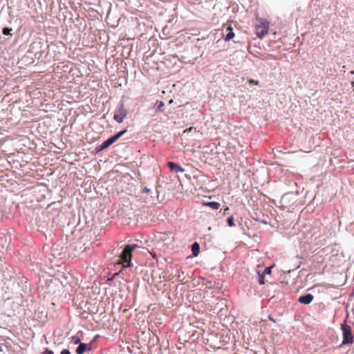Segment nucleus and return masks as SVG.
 Wrapping results in <instances>:
<instances>
[{
    "label": "nucleus",
    "mask_w": 354,
    "mask_h": 354,
    "mask_svg": "<svg viewBox=\"0 0 354 354\" xmlns=\"http://www.w3.org/2000/svg\"><path fill=\"white\" fill-rule=\"evenodd\" d=\"M343 340L342 344H351L353 343L354 337L352 334L351 327L346 324H342Z\"/></svg>",
    "instance_id": "7ed1b4c3"
},
{
    "label": "nucleus",
    "mask_w": 354,
    "mask_h": 354,
    "mask_svg": "<svg viewBox=\"0 0 354 354\" xmlns=\"http://www.w3.org/2000/svg\"><path fill=\"white\" fill-rule=\"evenodd\" d=\"M145 192H149V190L148 189L145 188Z\"/></svg>",
    "instance_id": "4be33fe9"
},
{
    "label": "nucleus",
    "mask_w": 354,
    "mask_h": 354,
    "mask_svg": "<svg viewBox=\"0 0 354 354\" xmlns=\"http://www.w3.org/2000/svg\"><path fill=\"white\" fill-rule=\"evenodd\" d=\"M73 339H74V343L75 344H78L80 342V339L77 338V337H76V338L73 337Z\"/></svg>",
    "instance_id": "aec40b11"
},
{
    "label": "nucleus",
    "mask_w": 354,
    "mask_h": 354,
    "mask_svg": "<svg viewBox=\"0 0 354 354\" xmlns=\"http://www.w3.org/2000/svg\"><path fill=\"white\" fill-rule=\"evenodd\" d=\"M192 129H194V127H189V129L184 130L183 133H188L191 132L192 131Z\"/></svg>",
    "instance_id": "a211bd4d"
},
{
    "label": "nucleus",
    "mask_w": 354,
    "mask_h": 354,
    "mask_svg": "<svg viewBox=\"0 0 354 354\" xmlns=\"http://www.w3.org/2000/svg\"><path fill=\"white\" fill-rule=\"evenodd\" d=\"M163 104L162 102H160V106H162Z\"/></svg>",
    "instance_id": "5701e85b"
},
{
    "label": "nucleus",
    "mask_w": 354,
    "mask_h": 354,
    "mask_svg": "<svg viewBox=\"0 0 354 354\" xmlns=\"http://www.w3.org/2000/svg\"><path fill=\"white\" fill-rule=\"evenodd\" d=\"M313 299H314V297L313 295L306 294L305 295L301 296L299 298V301L301 304H309L313 301Z\"/></svg>",
    "instance_id": "423d86ee"
},
{
    "label": "nucleus",
    "mask_w": 354,
    "mask_h": 354,
    "mask_svg": "<svg viewBox=\"0 0 354 354\" xmlns=\"http://www.w3.org/2000/svg\"><path fill=\"white\" fill-rule=\"evenodd\" d=\"M168 167L170 168L171 171H175L176 173L179 172H184L185 169L180 165L173 162H167Z\"/></svg>",
    "instance_id": "0eeeda50"
},
{
    "label": "nucleus",
    "mask_w": 354,
    "mask_h": 354,
    "mask_svg": "<svg viewBox=\"0 0 354 354\" xmlns=\"http://www.w3.org/2000/svg\"><path fill=\"white\" fill-rule=\"evenodd\" d=\"M271 273V268L270 267H268V268H266L263 272V274H270Z\"/></svg>",
    "instance_id": "dca6fc26"
},
{
    "label": "nucleus",
    "mask_w": 354,
    "mask_h": 354,
    "mask_svg": "<svg viewBox=\"0 0 354 354\" xmlns=\"http://www.w3.org/2000/svg\"><path fill=\"white\" fill-rule=\"evenodd\" d=\"M203 206H208L214 209H218L221 205L218 202H207V203H203Z\"/></svg>",
    "instance_id": "9d476101"
},
{
    "label": "nucleus",
    "mask_w": 354,
    "mask_h": 354,
    "mask_svg": "<svg viewBox=\"0 0 354 354\" xmlns=\"http://www.w3.org/2000/svg\"><path fill=\"white\" fill-rule=\"evenodd\" d=\"M258 273H259V283L261 285H263L265 283L264 274H260L259 272H258Z\"/></svg>",
    "instance_id": "ddd939ff"
},
{
    "label": "nucleus",
    "mask_w": 354,
    "mask_h": 354,
    "mask_svg": "<svg viewBox=\"0 0 354 354\" xmlns=\"http://www.w3.org/2000/svg\"><path fill=\"white\" fill-rule=\"evenodd\" d=\"M268 22L261 19L257 20V23L255 25V31L259 38L262 39L265 37L268 32Z\"/></svg>",
    "instance_id": "f03ea898"
},
{
    "label": "nucleus",
    "mask_w": 354,
    "mask_h": 354,
    "mask_svg": "<svg viewBox=\"0 0 354 354\" xmlns=\"http://www.w3.org/2000/svg\"><path fill=\"white\" fill-rule=\"evenodd\" d=\"M128 111L124 107L123 104H121L114 113V120H115L118 122L121 123L124 118L127 116Z\"/></svg>",
    "instance_id": "39448f33"
},
{
    "label": "nucleus",
    "mask_w": 354,
    "mask_h": 354,
    "mask_svg": "<svg viewBox=\"0 0 354 354\" xmlns=\"http://www.w3.org/2000/svg\"><path fill=\"white\" fill-rule=\"evenodd\" d=\"M199 250H200L199 244L196 242L194 243L192 245V254L194 257H196L198 255Z\"/></svg>",
    "instance_id": "9b49d317"
},
{
    "label": "nucleus",
    "mask_w": 354,
    "mask_h": 354,
    "mask_svg": "<svg viewBox=\"0 0 354 354\" xmlns=\"http://www.w3.org/2000/svg\"><path fill=\"white\" fill-rule=\"evenodd\" d=\"M248 82H249L250 84H254V85H257V86H258V85L259 84V81H257V80H253V79H250V80H248Z\"/></svg>",
    "instance_id": "2eb2a0df"
},
{
    "label": "nucleus",
    "mask_w": 354,
    "mask_h": 354,
    "mask_svg": "<svg viewBox=\"0 0 354 354\" xmlns=\"http://www.w3.org/2000/svg\"><path fill=\"white\" fill-rule=\"evenodd\" d=\"M12 29L11 28H4L3 29V34L5 35H10V32H11Z\"/></svg>",
    "instance_id": "4468645a"
},
{
    "label": "nucleus",
    "mask_w": 354,
    "mask_h": 354,
    "mask_svg": "<svg viewBox=\"0 0 354 354\" xmlns=\"http://www.w3.org/2000/svg\"><path fill=\"white\" fill-rule=\"evenodd\" d=\"M137 248H138V246L136 244L127 245L120 255L119 263L122 264L124 268L130 267L132 252Z\"/></svg>",
    "instance_id": "f257e3e1"
},
{
    "label": "nucleus",
    "mask_w": 354,
    "mask_h": 354,
    "mask_svg": "<svg viewBox=\"0 0 354 354\" xmlns=\"http://www.w3.org/2000/svg\"><path fill=\"white\" fill-rule=\"evenodd\" d=\"M227 223L228 225L230 227H233L235 225L234 222V218L232 216H230L227 219Z\"/></svg>",
    "instance_id": "f8f14e48"
},
{
    "label": "nucleus",
    "mask_w": 354,
    "mask_h": 354,
    "mask_svg": "<svg viewBox=\"0 0 354 354\" xmlns=\"http://www.w3.org/2000/svg\"><path fill=\"white\" fill-rule=\"evenodd\" d=\"M163 104L162 102H160V106H162Z\"/></svg>",
    "instance_id": "b1692460"
},
{
    "label": "nucleus",
    "mask_w": 354,
    "mask_h": 354,
    "mask_svg": "<svg viewBox=\"0 0 354 354\" xmlns=\"http://www.w3.org/2000/svg\"><path fill=\"white\" fill-rule=\"evenodd\" d=\"M353 292H354V288H353Z\"/></svg>",
    "instance_id": "393cba45"
},
{
    "label": "nucleus",
    "mask_w": 354,
    "mask_h": 354,
    "mask_svg": "<svg viewBox=\"0 0 354 354\" xmlns=\"http://www.w3.org/2000/svg\"><path fill=\"white\" fill-rule=\"evenodd\" d=\"M228 210H229V207H227L226 208H225L224 212H227Z\"/></svg>",
    "instance_id": "412c9836"
},
{
    "label": "nucleus",
    "mask_w": 354,
    "mask_h": 354,
    "mask_svg": "<svg viewBox=\"0 0 354 354\" xmlns=\"http://www.w3.org/2000/svg\"><path fill=\"white\" fill-rule=\"evenodd\" d=\"M60 354H71V352L68 349H64Z\"/></svg>",
    "instance_id": "6ab92c4d"
},
{
    "label": "nucleus",
    "mask_w": 354,
    "mask_h": 354,
    "mask_svg": "<svg viewBox=\"0 0 354 354\" xmlns=\"http://www.w3.org/2000/svg\"><path fill=\"white\" fill-rule=\"evenodd\" d=\"M88 348V345L84 343H80L76 349L77 354H83Z\"/></svg>",
    "instance_id": "1a4fd4ad"
},
{
    "label": "nucleus",
    "mask_w": 354,
    "mask_h": 354,
    "mask_svg": "<svg viewBox=\"0 0 354 354\" xmlns=\"http://www.w3.org/2000/svg\"><path fill=\"white\" fill-rule=\"evenodd\" d=\"M127 132V130H123L122 131H120L117 134L114 135L113 136L111 137L102 144L98 147L97 151H102L106 149H107L109 146H111L113 143H114L115 141H117L122 136H123Z\"/></svg>",
    "instance_id": "20e7f679"
},
{
    "label": "nucleus",
    "mask_w": 354,
    "mask_h": 354,
    "mask_svg": "<svg viewBox=\"0 0 354 354\" xmlns=\"http://www.w3.org/2000/svg\"><path fill=\"white\" fill-rule=\"evenodd\" d=\"M41 354H54L53 351L46 348Z\"/></svg>",
    "instance_id": "f3484780"
},
{
    "label": "nucleus",
    "mask_w": 354,
    "mask_h": 354,
    "mask_svg": "<svg viewBox=\"0 0 354 354\" xmlns=\"http://www.w3.org/2000/svg\"><path fill=\"white\" fill-rule=\"evenodd\" d=\"M225 41H230L234 37V33L231 26H228L226 28Z\"/></svg>",
    "instance_id": "6e6552de"
}]
</instances>
